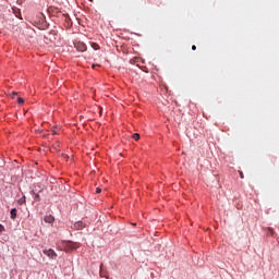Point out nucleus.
Returning <instances> with one entry per match:
<instances>
[{"label":"nucleus","instance_id":"nucleus-1","mask_svg":"<svg viewBox=\"0 0 279 279\" xmlns=\"http://www.w3.org/2000/svg\"><path fill=\"white\" fill-rule=\"evenodd\" d=\"M80 247L78 243L75 242H66L65 243V252H75Z\"/></svg>","mask_w":279,"mask_h":279},{"label":"nucleus","instance_id":"nucleus-2","mask_svg":"<svg viewBox=\"0 0 279 279\" xmlns=\"http://www.w3.org/2000/svg\"><path fill=\"white\" fill-rule=\"evenodd\" d=\"M44 254L48 256V258H51L52 260H56V258H58V254L56 253V251H53V248L44 250Z\"/></svg>","mask_w":279,"mask_h":279},{"label":"nucleus","instance_id":"nucleus-3","mask_svg":"<svg viewBox=\"0 0 279 279\" xmlns=\"http://www.w3.org/2000/svg\"><path fill=\"white\" fill-rule=\"evenodd\" d=\"M73 230H84V228H86V223H84L83 221H77L73 225Z\"/></svg>","mask_w":279,"mask_h":279},{"label":"nucleus","instance_id":"nucleus-4","mask_svg":"<svg viewBox=\"0 0 279 279\" xmlns=\"http://www.w3.org/2000/svg\"><path fill=\"white\" fill-rule=\"evenodd\" d=\"M75 49H76V51L84 52V51H86V44L77 43V44H75Z\"/></svg>","mask_w":279,"mask_h":279},{"label":"nucleus","instance_id":"nucleus-5","mask_svg":"<svg viewBox=\"0 0 279 279\" xmlns=\"http://www.w3.org/2000/svg\"><path fill=\"white\" fill-rule=\"evenodd\" d=\"M54 220H56V219H54L53 216H51V215L45 216V218H44V221H45L46 223H53Z\"/></svg>","mask_w":279,"mask_h":279},{"label":"nucleus","instance_id":"nucleus-6","mask_svg":"<svg viewBox=\"0 0 279 279\" xmlns=\"http://www.w3.org/2000/svg\"><path fill=\"white\" fill-rule=\"evenodd\" d=\"M16 208H12L11 211H10V215H11V219L14 221V219H16Z\"/></svg>","mask_w":279,"mask_h":279},{"label":"nucleus","instance_id":"nucleus-7","mask_svg":"<svg viewBox=\"0 0 279 279\" xmlns=\"http://www.w3.org/2000/svg\"><path fill=\"white\" fill-rule=\"evenodd\" d=\"M92 47L95 51H99V44L92 43Z\"/></svg>","mask_w":279,"mask_h":279},{"label":"nucleus","instance_id":"nucleus-8","mask_svg":"<svg viewBox=\"0 0 279 279\" xmlns=\"http://www.w3.org/2000/svg\"><path fill=\"white\" fill-rule=\"evenodd\" d=\"M133 138H134V141H140L141 140V134L134 133Z\"/></svg>","mask_w":279,"mask_h":279},{"label":"nucleus","instance_id":"nucleus-9","mask_svg":"<svg viewBox=\"0 0 279 279\" xmlns=\"http://www.w3.org/2000/svg\"><path fill=\"white\" fill-rule=\"evenodd\" d=\"M17 104H20V106H23V104H25V100L21 97H17Z\"/></svg>","mask_w":279,"mask_h":279},{"label":"nucleus","instance_id":"nucleus-10","mask_svg":"<svg viewBox=\"0 0 279 279\" xmlns=\"http://www.w3.org/2000/svg\"><path fill=\"white\" fill-rule=\"evenodd\" d=\"M34 199L35 202H40V194H35Z\"/></svg>","mask_w":279,"mask_h":279},{"label":"nucleus","instance_id":"nucleus-11","mask_svg":"<svg viewBox=\"0 0 279 279\" xmlns=\"http://www.w3.org/2000/svg\"><path fill=\"white\" fill-rule=\"evenodd\" d=\"M0 232H5V227H3V225H0Z\"/></svg>","mask_w":279,"mask_h":279},{"label":"nucleus","instance_id":"nucleus-12","mask_svg":"<svg viewBox=\"0 0 279 279\" xmlns=\"http://www.w3.org/2000/svg\"><path fill=\"white\" fill-rule=\"evenodd\" d=\"M16 95H19V93L13 92V93L11 94L12 99H14V97H16Z\"/></svg>","mask_w":279,"mask_h":279},{"label":"nucleus","instance_id":"nucleus-13","mask_svg":"<svg viewBox=\"0 0 279 279\" xmlns=\"http://www.w3.org/2000/svg\"><path fill=\"white\" fill-rule=\"evenodd\" d=\"M96 193H98V194L101 193V187H97Z\"/></svg>","mask_w":279,"mask_h":279},{"label":"nucleus","instance_id":"nucleus-14","mask_svg":"<svg viewBox=\"0 0 279 279\" xmlns=\"http://www.w3.org/2000/svg\"><path fill=\"white\" fill-rule=\"evenodd\" d=\"M52 134H58V130H56V129H52Z\"/></svg>","mask_w":279,"mask_h":279},{"label":"nucleus","instance_id":"nucleus-15","mask_svg":"<svg viewBox=\"0 0 279 279\" xmlns=\"http://www.w3.org/2000/svg\"><path fill=\"white\" fill-rule=\"evenodd\" d=\"M197 49V47L194 45L192 46V51H195Z\"/></svg>","mask_w":279,"mask_h":279},{"label":"nucleus","instance_id":"nucleus-16","mask_svg":"<svg viewBox=\"0 0 279 279\" xmlns=\"http://www.w3.org/2000/svg\"><path fill=\"white\" fill-rule=\"evenodd\" d=\"M240 178H241V180H243V178H245L241 171H240Z\"/></svg>","mask_w":279,"mask_h":279},{"label":"nucleus","instance_id":"nucleus-17","mask_svg":"<svg viewBox=\"0 0 279 279\" xmlns=\"http://www.w3.org/2000/svg\"><path fill=\"white\" fill-rule=\"evenodd\" d=\"M60 144L54 145V149H59Z\"/></svg>","mask_w":279,"mask_h":279},{"label":"nucleus","instance_id":"nucleus-18","mask_svg":"<svg viewBox=\"0 0 279 279\" xmlns=\"http://www.w3.org/2000/svg\"><path fill=\"white\" fill-rule=\"evenodd\" d=\"M268 230H269L270 234H274V229L269 228Z\"/></svg>","mask_w":279,"mask_h":279}]
</instances>
